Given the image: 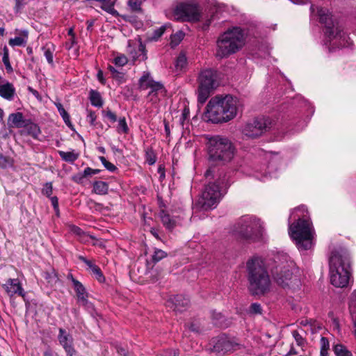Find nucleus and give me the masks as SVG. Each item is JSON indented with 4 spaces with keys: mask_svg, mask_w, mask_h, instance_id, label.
Here are the masks:
<instances>
[{
    "mask_svg": "<svg viewBox=\"0 0 356 356\" xmlns=\"http://www.w3.org/2000/svg\"><path fill=\"white\" fill-rule=\"evenodd\" d=\"M93 275L96 277L99 282H102L104 280V277L100 270V268L95 265V266H92V269L90 270Z\"/></svg>",
    "mask_w": 356,
    "mask_h": 356,
    "instance_id": "nucleus-39",
    "label": "nucleus"
},
{
    "mask_svg": "<svg viewBox=\"0 0 356 356\" xmlns=\"http://www.w3.org/2000/svg\"><path fill=\"white\" fill-rule=\"evenodd\" d=\"M42 193L47 197H50L53 193V186L51 182H47L44 184L42 191Z\"/></svg>",
    "mask_w": 356,
    "mask_h": 356,
    "instance_id": "nucleus-46",
    "label": "nucleus"
},
{
    "mask_svg": "<svg viewBox=\"0 0 356 356\" xmlns=\"http://www.w3.org/2000/svg\"><path fill=\"white\" fill-rule=\"evenodd\" d=\"M102 6V8L107 12H111L113 8V4L111 0H104L101 2Z\"/></svg>",
    "mask_w": 356,
    "mask_h": 356,
    "instance_id": "nucleus-52",
    "label": "nucleus"
},
{
    "mask_svg": "<svg viewBox=\"0 0 356 356\" xmlns=\"http://www.w3.org/2000/svg\"><path fill=\"white\" fill-rule=\"evenodd\" d=\"M90 102L93 106L100 107L102 106V101L99 92L94 90L90 92Z\"/></svg>",
    "mask_w": 356,
    "mask_h": 356,
    "instance_id": "nucleus-32",
    "label": "nucleus"
},
{
    "mask_svg": "<svg viewBox=\"0 0 356 356\" xmlns=\"http://www.w3.org/2000/svg\"><path fill=\"white\" fill-rule=\"evenodd\" d=\"M13 165V160L8 156L0 154V168H7Z\"/></svg>",
    "mask_w": 356,
    "mask_h": 356,
    "instance_id": "nucleus-33",
    "label": "nucleus"
},
{
    "mask_svg": "<svg viewBox=\"0 0 356 356\" xmlns=\"http://www.w3.org/2000/svg\"><path fill=\"white\" fill-rule=\"evenodd\" d=\"M83 178H85V176H83V172L78 173L72 177V180L78 184H80L82 182Z\"/></svg>",
    "mask_w": 356,
    "mask_h": 356,
    "instance_id": "nucleus-57",
    "label": "nucleus"
},
{
    "mask_svg": "<svg viewBox=\"0 0 356 356\" xmlns=\"http://www.w3.org/2000/svg\"><path fill=\"white\" fill-rule=\"evenodd\" d=\"M8 124L10 127L21 128L25 126V120L23 114L17 112L11 113L8 116Z\"/></svg>",
    "mask_w": 356,
    "mask_h": 356,
    "instance_id": "nucleus-22",
    "label": "nucleus"
},
{
    "mask_svg": "<svg viewBox=\"0 0 356 356\" xmlns=\"http://www.w3.org/2000/svg\"><path fill=\"white\" fill-rule=\"evenodd\" d=\"M292 335L298 346H302L305 345V340L297 330L293 331Z\"/></svg>",
    "mask_w": 356,
    "mask_h": 356,
    "instance_id": "nucleus-40",
    "label": "nucleus"
},
{
    "mask_svg": "<svg viewBox=\"0 0 356 356\" xmlns=\"http://www.w3.org/2000/svg\"><path fill=\"white\" fill-rule=\"evenodd\" d=\"M141 2L139 0H129V6L133 10H138L140 8Z\"/></svg>",
    "mask_w": 356,
    "mask_h": 356,
    "instance_id": "nucleus-53",
    "label": "nucleus"
},
{
    "mask_svg": "<svg viewBox=\"0 0 356 356\" xmlns=\"http://www.w3.org/2000/svg\"><path fill=\"white\" fill-rule=\"evenodd\" d=\"M246 36L245 31L240 26L227 29L216 41V57L226 58L240 51L245 44Z\"/></svg>",
    "mask_w": 356,
    "mask_h": 356,
    "instance_id": "nucleus-3",
    "label": "nucleus"
},
{
    "mask_svg": "<svg viewBox=\"0 0 356 356\" xmlns=\"http://www.w3.org/2000/svg\"><path fill=\"white\" fill-rule=\"evenodd\" d=\"M166 256L167 253L165 252L160 249H156L154 252V254L152 255V260L154 262L156 263L165 258Z\"/></svg>",
    "mask_w": 356,
    "mask_h": 356,
    "instance_id": "nucleus-36",
    "label": "nucleus"
},
{
    "mask_svg": "<svg viewBox=\"0 0 356 356\" xmlns=\"http://www.w3.org/2000/svg\"><path fill=\"white\" fill-rule=\"evenodd\" d=\"M320 22L325 24V34L330 39V45H337L338 41L339 46L348 47L351 42L349 37L339 26H334L330 12L325 8H320L318 10Z\"/></svg>",
    "mask_w": 356,
    "mask_h": 356,
    "instance_id": "nucleus-6",
    "label": "nucleus"
},
{
    "mask_svg": "<svg viewBox=\"0 0 356 356\" xmlns=\"http://www.w3.org/2000/svg\"><path fill=\"white\" fill-rule=\"evenodd\" d=\"M298 352L294 348L293 346H291L289 351L284 355V356H291V355H298Z\"/></svg>",
    "mask_w": 356,
    "mask_h": 356,
    "instance_id": "nucleus-60",
    "label": "nucleus"
},
{
    "mask_svg": "<svg viewBox=\"0 0 356 356\" xmlns=\"http://www.w3.org/2000/svg\"><path fill=\"white\" fill-rule=\"evenodd\" d=\"M336 356H353V354L347 348L342 344H337L333 347Z\"/></svg>",
    "mask_w": 356,
    "mask_h": 356,
    "instance_id": "nucleus-27",
    "label": "nucleus"
},
{
    "mask_svg": "<svg viewBox=\"0 0 356 356\" xmlns=\"http://www.w3.org/2000/svg\"><path fill=\"white\" fill-rule=\"evenodd\" d=\"M104 117L107 118L111 122H115L117 121L116 115L112 112L111 110H107L104 111Z\"/></svg>",
    "mask_w": 356,
    "mask_h": 356,
    "instance_id": "nucleus-54",
    "label": "nucleus"
},
{
    "mask_svg": "<svg viewBox=\"0 0 356 356\" xmlns=\"http://www.w3.org/2000/svg\"><path fill=\"white\" fill-rule=\"evenodd\" d=\"M235 147L231 141L220 136L211 137L208 141V154L210 162L225 164L232 161Z\"/></svg>",
    "mask_w": 356,
    "mask_h": 356,
    "instance_id": "nucleus-4",
    "label": "nucleus"
},
{
    "mask_svg": "<svg viewBox=\"0 0 356 356\" xmlns=\"http://www.w3.org/2000/svg\"><path fill=\"white\" fill-rule=\"evenodd\" d=\"M50 199H51V204H52L54 208L55 209H57L58 207V200L57 197H56V196L51 197Z\"/></svg>",
    "mask_w": 356,
    "mask_h": 356,
    "instance_id": "nucleus-59",
    "label": "nucleus"
},
{
    "mask_svg": "<svg viewBox=\"0 0 356 356\" xmlns=\"http://www.w3.org/2000/svg\"><path fill=\"white\" fill-rule=\"evenodd\" d=\"M108 69L109 70L110 72L111 73L113 77L117 79H121L123 78V74L118 72L114 67L112 65H109Z\"/></svg>",
    "mask_w": 356,
    "mask_h": 356,
    "instance_id": "nucleus-49",
    "label": "nucleus"
},
{
    "mask_svg": "<svg viewBox=\"0 0 356 356\" xmlns=\"http://www.w3.org/2000/svg\"><path fill=\"white\" fill-rule=\"evenodd\" d=\"M184 34L183 32L180 31L177 33L176 34L172 35L171 37V45L172 47H175L179 44V43L184 38Z\"/></svg>",
    "mask_w": 356,
    "mask_h": 356,
    "instance_id": "nucleus-38",
    "label": "nucleus"
},
{
    "mask_svg": "<svg viewBox=\"0 0 356 356\" xmlns=\"http://www.w3.org/2000/svg\"><path fill=\"white\" fill-rule=\"evenodd\" d=\"M262 309L261 305L257 302L252 303L250 307V313L252 314H261Z\"/></svg>",
    "mask_w": 356,
    "mask_h": 356,
    "instance_id": "nucleus-44",
    "label": "nucleus"
},
{
    "mask_svg": "<svg viewBox=\"0 0 356 356\" xmlns=\"http://www.w3.org/2000/svg\"><path fill=\"white\" fill-rule=\"evenodd\" d=\"M159 216L162 221V223L168 230H172L176 226V220L171 218L170 216L164 210H161Z\"/></svg>",
    "mask_w": 356,
    "mask_h": 356,
    "instance_id": "nucleus-24",
    "label": "nucleus"
},
{
    "mask_svg": "<svg viewBox=\"0 0 356 356\" xmlns=\"http://www.w3.org/2000/svg\"><path fill=\"white\" fill-rule=\"evenodd\" d=\"M272 275L277 284L282 287L289 285L292 278V273L286 266H276L272 269Z\"/></svg>",
    "mask_w": 356,
    "mask_h": 356,
    "instance_id": "nucleus-15",
    "label": "nucleus"
},
{
    "mask_svg": "<svg viewBox=\"0 0 356 356\" xmlns=\"http://www.w3.org/2000/svg\"><path fill=\"white\" fill-rule=\"evenodd\" d=\"M70 44H68L67 43L66 44V45L69 49H71L75 43V36H73V38L72 37L70 38Z\"/></svg>",
    "mask_w": 356,
    "mask_h": 356,
    "instance_id": "nucleus-64",
    "label": "nucleus"
},
{
    "mask_svg": "<svg viewBox=\"0 0 356 356\" xmlns=\"http://www.w3.org/2000/svg\"><path fill=\"white\" fill-rule=\"evenodd\" d=\"M55 105L65 124L69 127L71 126L70 115L67 113V112L65 110L63 105L60 103H56Z\"/></svg>",
    "mask_w": 356,
    "mask_h": 356,
    "instance_id": "nucleus-29",
    "label": "nucleus"
},
{
    "mask_svg": "<svg viewBox=\"0 0 356 356\" xmlns=\"http://www.w3.org/2000/svg\"><path fill=\"white\" fill-rule=\"evenodd\" d=\"M138 85L141 90H150L148 97H151V101H154V97L165 92L163 85L159 81H154L149 72H144L138 81Z\"/></svg>",
    "mask_w": 356,
    "mask_h": 356,
    "instance_id": "nucleus-13",
    "label": "nucleus"
},
{
    "mask_svg": "<svg viewBox=\"0 0 356 356\" xmlns=\"http://www.w3.org/2000/svg\"><path fill=\"white\" fill-rule=\"evenodd\" d=\"M187 65V59L184 53H181L177 58L175 67L177 70H183Z\"/></svg>",
    "mask_w": 356,
    "mask_h": 356,
    "instance_id": "nucleus-30",
    "label": "nucleus"
},
{
    "mask_svg": "<svg viewBox=\"0 0 356 356\" xmlns=\"http://www.w3.org/2000/svg\"><path fill=\"white\" fill-rule=\"evenodd\" d=\"M128 62L127 57L124 55H120L115 58L114 63L118 66L122 67L125 65Z\"/></svg>",
    "mask_w": 356,
    "mask_h": 356,
    "instance_id": "nucleus-45",
    "label": "nucleus"
},
{
    "mask_svg": "<svg viewBox=\"0 0 356 356\" xmlns=\"http://www.w3.org/2000/svg\"><path fill=\"white\" fill-rule=\"evenodd\" d=\"M207 179L210 177L215 179L216 186H219L220 189L227 188L230 185L229 177L224 170L216 171L215 168L210 167L205 172Z\"/></svg>",
    "mask_w": 356,
    "mask_h": 356,
    "instance_id": "nucleus-16",
    "label": "nucleus"
},
{
    "mask_svg": "<svg viewBox=\"0 0 356 356\" xmlns=\"http://www.w3.org/2000/svg\"><path fill=\"white\" fill-rule=\"evenodd\" d=\"M72 231L76 234L77 236H79L81 238H88V236L86 235L82 230L78 227H73L72 229Z\"/></svg>",
    "mask_w": 356,
    "mask_h": 356,
    "instance_id": "nucleus-55",
    "label": "nucleus"
},
{
    "mask_svg": "<svg viewBox=\"0 0 356 356\" xmlns=\"http://www.w3.org/2000/svg\"><path fill=\"white\" fill-rule=\"evenodd\" d=\"M189 329L194 332H201L202 328L200 326V323L199 321H193L191 323L189 326Z\"/></svg>",
    "mask_w": 356,
    "mask_h": 356,
    "instance_id": "nucleus-50",
    "label": "nucleus"
},
{
    "mask_svg": "<svg viewBox=\"0 0 356 356\" xmlns=\"http://www.w3.org/2000/svg\"><path fill=\"white\" fill-rule=\"evenodd\" d=\"M97 79L98 80L102 83H104V77H103V72L102 71L99 70L97 73Z\"/></svg>",
    "mask_w": 356,
    "mask_h": 356,
    "instance_id": "nucleus-63",
    "label": "nucleus"
},
{
    "mask_svg": "<svg viewBox=\"0 0 356 356\" xmlns=\"http://www.w3.org/2000/svg\"><path fill=\"white\" fill-rule=\"evenodd\" d=\"M221 193L219 186L210 182L207 184L195 204L199 209L209 210L215 208L220 201Z\"/></svg>",
    "mask_w": 356,
    "mask_h": 356,
    "instance_id": "nucleus-10",
    "label": "nucleus"
},
{
    "mask_svg": "<svg viewBox=\"0 0 356 356\" xmlns=\"http://www.w3.org/2000/svg\"><path fill=\"white\" fill-rule=\"evenodd\" d=\"M129 128L125 120V118H120L118 121V131L119 133L127 134Z\"/></svg>",
    "mask_w": 356,
    "mask_h": 356,
    "instance_id": "nucleus-37",
    "label": "nucleus"
},
{
    "mask_svg": "<svg viewBox=\"0 0 356 356\" xmlns=\"http://www.w3.org/2000/svg\"><path fill=\"white\" fill-rule=\"evenodd\" d=\"M9 44L10 46H25L26 44V39L23 37H15L9 40Z\"/></svg>",
    "mask_w": 356,
    "mask_h": 356,
    "instance_id": "nucleus-34",
    "label": "nucleus"
},
{
    "mask_svg": "<svg viewBox=\"0 0 356 356\" xmlns=\"http://www.w3.org/2000/svg\"><path fill=\"white\" fill-rule=\"evenodd\" d=\"M175 17L181 21L198 22L201 17L200 7L195 3H181L175 10Z\"/></svg>",
    "mask_w": 356,
    "mask_h": 356,
    "instance_id": "nucleus-12",
    "label": "nucleus"
},
{
    "mask_svg": "<svg viewBox=\"0 0 356 356\" xmlns=\"http://www.w3.org/2000/svg\"><path fill=\"white\" fill-rule=\"evenodd\" d=\"M108 184L102 181H97L93 184V191L98 195H105L108 193Z\"/></svg>",
    "mask_w": 356,
    "mask_h": 356,
    "instance_id": "nucleus-25",
    "label": "nucleus"
},
{
    "mask_svg": "<svg viewBox=\"0 0 356 356\" xmlns=\"http://www.w3.org/2000/svg\"><path fill=\"white\" fill-rule=\"evenodd\" d=\"M2 60H3V64L5 65L6 71L9 73L12 72L13 71V67H12L10 60H9V53H8V49L6 47H4V48H3V54Z\"/></svg>",
    "mask_w": 356,
    "mask_h": 356,
    "instance_id": "nucleus-31",
    "label": "nucleus"
},
{
    "mask_svg": "<svg viewBox=\"0 0 356 356\" xmlns=\"http://www.w3.org/2000/svg\"><path fill=\"white\" fill-rule=\"evenodd\" d=\"M239 343L226 336H220L213 340V351L219 356L238 349Z\"/></svg>",
    "mask_w": 356,
    "mask_h": 356,
    "instance_id": "nucleus-14",
    "label": "nucleus"
},
{
    "mask_svg": "<svg viewBox=\"0 0 356 356\" xmlns=\"http://www.w3.org/2000/svg\"><path fill=\"white\" fill-rule=\"evenodd\" d=\"M44 55L47 60V62L53 65L54 64V56L53 51L50 48L44 47Z\"/></svg>",
    "mask_w": 356,
    "mask_h": 356,
    "instance_id": "nucleus-43",
    "label": "nucleus"
},
{
    "mask_svg": "<svg viewBox=\"0 0 356 356\" xmlns=\"http://www.w3.org/2000/svg\"><path fill=\"white\" fill-rule=\"evenodd\" d=\"M197 82V100L204 104L219 85L217 72L211 69L203 70L199 74Z\"/></svg>",
    "mask_w": 356,
    "mask_h": 356,
    "instance_id": "nucleus-9",
    "label": "nucleus"
},
{
    "mask_svg": "<svg viewBox=\"0 0 356 356\" xmlns=\"http://www.w3.org/2000/svg\"><path fill=\"white\" fill-rule=\"evenodd\" d=\"M58 339L60 344L64 348L67 356H73L75 354V350L73 347V338L64 329H59Z\"/></svg>",
    "mask_w": 356,
    "mask_h": 356,
    "instance_id": "nucleus-18",
    "label": "nucleus"
},
{
    "mask_svg": "<svg viewBox=\"0 0 356 356\" xmlns=\"http://www.w3.org/2000/svg\"><path fill=\"white\" fill-rule=\"evenodd\" d=\"M246 266L250 292L252 295L268 293L270 288V280L264 261L254 257L248 261Z\"/></svg>",
    "mask_w": 356,
    "mask_h": 356,
    "instance_id": "nucleus-2",
    "label": "nucleus"
},
{
    "mask_svg": "<svg viewBox=\"0 0 356 356\" xmlns=\"http://www.w3.org/2000/svg\"><path fill=\"white\" fill-rule=\"evenodd\" d=\"M188 298L182 295H177L166 302V307L175 312H182L189 306Z\"/></svg>",
    "mask_w": 356,
    "mask_h": 356,
    "instance_id": "nucleus-17",
    "label": "nucleus"
},
{
    "mask_svg": "<svg viewBox=\"0 0 356 356\" xmlns=\"http://www.w3.org/2000/svg\"><path fill=\"white\" fill-rule=\"evenodd\" d=\"M239 106L236 97L216 96L208 102L205 115L212 123L227 122L236 116Z\"/></svg>",
    "mask_w": 356,
    "mask_h": 356,
    "instance_id": "nucleus-1",
    "label": "nucleus"
},
{
    "mask_svg": "<svg viewBox=\"0 0 356 356\" xmlns=\"http://www.w3.org/2000/svg\"><path fill=\"white\" fill-rule=\"evenodd\" d=\"M321 343V355H328L330 348V343L326 337H322L320 341Z\"/></svg>",
    "mask_w": 356,
    "mask_h": 356,
    "instance_id": "nucleus-35",
    "label": "nucleus"
},
{
    "mask_svg": "<svg viewBox=\"0 0 356 356\" xmlns=\"http://www.w3.org/2000/svg\"><path fill=\"white\" fill-rule=\"evenodd\" d=\"M289 234L300 250H307L312 247V227L307 220L299 218L289 225Z\"/></svg>",
    "mask_w": 356,
    "mask_h": 356,
    "instance_id": "nucleus-8",
    "label": "nucleus"
},
{
    "mask_svg": "<svg viewBox=\"0 0 356 356\" xmlns=\"http://www.w3.org/2000/svg\"><path fill=\"white\" fill-rule=\"evenodd\" d=\"M165 30V26H163L156 29L153 33L152 39L154 40H157L164 33Z\"/></svg>",
    "mask_w": 356,
    "mask_h": 356,
    "instance_id": "nucleus-48",
    "label": "nucleus"
},
{
    "mask_svg": "<svg viewBox=\"0 0 356 356\" xmlns=\"http://www.w3.org/2000/svg\"><path fill=\"white\" fill-rule=\"evenodd\" d=\"M58 154L61 159L66 161L70 163H73L79 158V153L75 152L74 151L72 152H64V151H59Z\"/></svg>",
    "mask_w": 356,
    "mask_h": 356,
    "instance_id": "nucleus-26",
    "label": "nucleus"
},
{
    "mask_svg": "<svg viewBox=\"0 0 356 356\" xmlns=\"http://www.w3.org/2000/svg\"><path fill=\"white\" fill-rule=\"evenodd\" d=\"M15 95V88L11 83L6 81L0 85V97L6 100L11 101L13 99Z\"/></svg>",
    "mask_w": 356,
    "mask_h": 356,
    "instance_id": "nucleus-21",
    "label": "nucleus"
},
{
    "mask_svg": "<svg viewBox=\"0 0 356 356\" xmlns=\"http://www.w3.org/2000/svg\"><path fill=\"white\" fill-rule=\"evenodd\" d=\"M83 176L87 177V176H91L92 175V169L91 168H86L84 170H83Z\"/></svg>",
    "mask_w": 356,
    "mask_h": 356,
    "instance_id": "nucleus-61",
    "label": "nucleus"
},
{
    "mask_svg": "<svg viewBox=\"0 0 356 356\" xmlns=\"http://www.w3.org/2000/svg\"><path fill=\"white\" fill-rule=\"evenodd\" d=\"M233 232L242 239L255 241L262 237L264 227L259 218L254 216L245 215L236 221L234 225Z\"/></svg>",
    "mask_w": 356,
    "mask_h": 356,
    "instance_id": "nucleus-5",
    "label": "nucleus"
},
{
    "mask_svg": "<svg viewBox=\"0 0 356 356\" xmlns=\"http://www.w3.org/2000/svg\"><path fill=\"white\" fill-rule=\"evenodd\" d=\"M350 264L339 254H334L330 259V282L336 287H345L350 278Z\"/></svg>",
    "mask_w": 356,
    "mask_h": 356,
    "instance_id": "nucleus-7",
    "label": "nucleus"
},
{
    "mask_svg": "<svg viewBox=\"0 0 356 356\" xmlns=\"http://www.w3.org/2000/svg\"><path fill=\"white\" fill-rule=\"evenodd\" d=\"M350 309L351 312H356V290H355L350 297Z\"/></svg>",
    "mask_w": 356,
    "mask_h": 356,
    "instance_id": "nucleus-47",
    "label": "nucleus"
},
{
    "mask_svg": "<svg viewBox=\"0 0 356 356\" xmlns=\"http://www.w3.org/2000/svg\"><path fill=\"white\" fill-rule=\"evenodd\" d=\"M158 356H179L177 350L169 349L162 351Z\"/></svg>",
    "mask_w": 356,
    "mask_h": 356,
    "instance_id": "nucleus-51",
    "label": "nucleus"
},
{
    "mask_svg": "<svg viewBox=\"0 0 356 356\" xmlns=\"http://www.w3.org/2000/svg\"><path fill=\"white\" fill-rule=\"evenodd\" d=\"M67 278L72 282L78 302L81 305L86 306L88 304V293L86 292L84 286L79 281L76 280L72 275H69Z\"/></svg>",
    "mask_w": 356,
    "mask_h": 356,
    "instance_id": "nucleus-19",
    "label": "nucleus"
},
{
    "mask_svg": "<svg viewBox=\"0 0 356 356\" xmlns=\"http://www.w3.org/2000/svg\"><path fill=\"white\" fill-rule=\"evenodd\" d=\"M130 54L133 60H145L147 58L145 47L141 42L138 46L136 49L131 50Z\"/></svg>",
    "mask_w": 356,
    "mask_h": 356,
    "instance_id": "nucleus-23",
    "label": "nucleus"
},
{
    "mask_svg": "<svg viewBox=\"0 0 356 356\" xmlns=\"http://www.w3.org/2000/svg\"><path fill=\"white\" fill-rule=\"evenodd\" d=\"M326 38H327V43H325V45H328V48H329L330 51H334V50H335L337 49H340V48L343 47L342 46H339L340 42H339V41H338L337 45H334V47L330 45V39L327 36H326Z\"/></svg>",
    "mask_w": 356,
    "mask_h": 356,
    "instance_id": "nucleus-56",
    "label": "nucleus"
},
{
    "mask_svg": "<svg viewBox=\"0 0 356 356\" xmlns=\"http://www.w3.org/2000/svg\"><path fill=\"white\" fill-rule=\"evenodd\" d=\"M270 121L264 117L248 120L242 127L241 132L246 138L254 139L262 136L269 129Z\"/></svg>",
    "mask_w": 356,
    "mask_h": 356,
    "instance_id": "nucleus-11",
    "label": "nucleus"
},
{
    "mask_svg": "<svg viewBox=\"0 0 356 356\" xmlns=\"http://www.w3.org/2000/svg\"><path fill=\"white\" fill-rule=\"evenodd\" d=\"M89 122H90V124L91 125H94L95 124V122L96 120V118H97V116L95 115V112H92V111H90L88 114V116H87Z\"/></svg>",
    "mask_w": 356,
    "mask_h": 356,
    "instance_id": "nucleus-58",
    "label": "nucleus"
},
{
    "mask_svg": "<svg viewBox=\"0 0 356 356\" xmlns=\"http://www.w3.org/2000/svg\"><path fill=\"white\" fill-rule=\"evenodd\" d=\"M2 286L10 297L16 294L23 298L25 296V293L18 279L10 278Z\"/></svg>",
    "mask_w": 356,
    "mask_h": 356,
    "instance_id": "nucleus-20",
    "label": "nucleus"
},
{
    "mask_svg": "<svg viewBox=\"0 0 356 356\" xmlns=\"http://www.w3.org/2000/svg\"><path fill=\"white\" fill-rule=\"evenodd\" d=\"M24 127H26L29 135L31 136L34 138H38L40 134V129L37 124L30 123L29 124H25Z\"/></svg>",
    "mask_w": 356,
    "mask_h": 356,
    "instance_id": "nucleus-28",
    "label": "nucleus"
},
{
    "mask_svg": "<svg viewBox=\"0 0 356 356\" xmlns=\"http://www.w3.org/2000/svg\"><path fill=\"white\" fill-rule=\"evenodd\" d=\"M15 1V7L14 10L15 13H18L21 11V10L29 2V0H14Z\"/></svg>",
    "mask_w": 356,
    "mask_h": 356,
    "instance_id": "nucleus-41",
    "label": "nucleus"
},
{
    "mask_svg": "<svg viewBox=\"0 0 356 356\" xmlns=\"http://www.w3.org/2000/svg\"><path fill=\"white\" fill-rule=\"evenodd\" d=\"M189 115V110L188 108H184L182 113L181 119L183 120H186Z\"/></svg>",
    "mask_w": 356,
    "mask_h": 356,
    "instance_id": "nucleus-62",
    "label": "nucleus"
},
{
    "mask_svg": "<svg viewBox=\"0 0 356 356\" xmlns=\"http://www.w3.org/2000/svg\"><path fill=\"white\" fill-rule=\"evenodd\" d=\"M99 160L101 161L102 163L104 165V166L109 171L113 172L116 170V167L111 163V162L108 161L105 157L100 156Z\"/></svg>",
    "mask_w": 356,
    "mask_h": 356,
    "instance_id": "nucleus-42",
    "label": "nucleus"
}]
</instances>
